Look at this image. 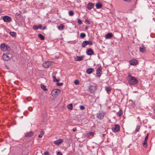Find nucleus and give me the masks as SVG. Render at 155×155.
<instances>
[{
	"label": "nucleus",
	"mask_w": 155,
	"mask_h": 155,
	"mask_svg": "<svg viewBox=\"0 0 155 155\" xmlns=\"http://www.w3.org/2000/svg\"><path fill=\"white\" fill-rule=\"evenodd\" d=\"M127 79L129 83L131 85L135 84L138 82V81L135 77L129 75Z\"/></svg>",
	"instance_id": "1"
},
{
	"label": "nucleus",
	"mask_w": 155,
	"mask_h": 155,
	"mask_svg": "<svg viewBox=\"0 0 155 155\" xmlns=\"http://www.w3.org/2000/svg\"><path fill=\"white\" fill-rule=\"evenodd\" d=\"M1 48L3 51H6L7 52H9L10 51L11 48L8 46L4 44H2L1 45Z\"/></svg>",
	"instance_id": "2"
},
{
	"label": "nucleus",
	"mask_w": 155,
	"mask_h": 155,
	"mask_svg": "<svg viewBox=\"0 0 155 155\" xmlns=\"http://www.w3.org/2000/svg\"><path fill=\"white\" fill-rule=\"evenodd\" d=\"M12 57V55L10 54H4L3 55L2 58L4 60L7 61L10 59Z\"/></svg>",
	"instance_id": "3"
},
{
	"label": "nucleus",
	"mask_w": 155,
	"mask_h": 155,
	"mask_svg": "<svg viewBox=\"0 0 155 155\" xmlns=\"http://www.w3.org/2000/svg\"><path fill=\"white\" fill-rule=\"evenodd\" d=\"M2 19L4 22H9L11 21V18L8 16H4L2 18Z\"/></svg>",
	"instance_id": "4"
},
{
	"label": "nucleus",
	"mask_w": 155,
	"mask_h": 155,
	"mask_svg": "<svg viewBox=\"0 0 155 155\" xmlns=\"http://www.w3.org/2000/svg\"><path fill=\"white\" fill-rule=\"evenodd\" d=\"M104 115L105 113L104 112H99L97 114V118L99 119H101L103 118Z\"/></svg>",
	"instance_id": "5"
},
{
	"label": "nucleus",
	"mask_w": 155,
	"mask_h": 155,
	"mask_svg": "<svg viewBox=\"0 0 155 155\" xmlns=\"http://www.w3.org/2000/svg\"><path fill=\"white\" fill-rule=\"evenodd\" d=\"M112 129L114 132H118L120 130V126L118 125H115L112 127Z\"/></svg>",
	"instance_id": "6"
},
{
	"label": "nucleus",
	"mask_w": 155,
	"mask_h": 155,
	"mask_svg": "<svg viewBox=\"0 0 155 155\" xmlns=\"http://www.w3.org/2000/svg\"><path fill=\"white\" fill-rule=\"evenodd\" d=\"M102 74V68L101 67H98L96 71V75L97 77H100Z\"/></svg>",
	"instance_id": "7"
},
{
	"label": "nucleus",
	"mask_w": 155,
	"mask_h": 155,
	"mask_svg": "<svg viewBox=\"0 0 155 155\" xmlns=\"http://www.w3.org/2000/svg\"><path fill=\"white\" fill-rule=\"evenodd\" d=\"M61 92V91L58 89H55L53 90L52 93L55 95L59 94Z\"/></svg>",
	"instance_id": "8"
},
{
	"label": "nucleus",
	"mask_w": 155,
	"mask_h": 155,
	"mask_svg": "<svg viewBox=\"0 0 155 155\" xmlns=\"http://www.w3.org/2000/svg\"><path fill=\"white\" fill-rule=\"evenodd\" d=\"M89 89L90 93H93L96 91V88L95 86L91 85L89 87Z\"/></svg>",
	"instance_id": "9"
},
{
	"label": "nucleus",
	"mask_w": 155,
	"mask_h": 155,
	"mask_svg": "<svg viewBox=\"0 0 155 155\" xmlns=\"http://www.w3.org/2000/svg\"><path fill=\"white\" fill-rule=\"evenodd\" d=\"M63 142V140L62 139H60L55 141L54 142V144L57 145H58L62 143Z\"/></svg>",
	"instance_id": "10"
},
{
	"label": "nucleus",
	"mask_w": 155,
	"mask_h": 155,
	"mask_svg": "<svg viewBox=\"0 0 155 155\" xmlns=\"http://www.w3.org/2000/svg\"><path fill=\"white\" fill-rule=\"evenodd\" d=\"M138 62L137 60H131L129 61V63L130 64L135 65L137 64Z\"/></svg>",
	"instance_id": "11"
},
{
	"label": "nucleus",
	"mask_w": 155,
	"mask_h": 155,
	"mask_svg": "<svg viewBox=\"0 0 155 155\" xmlns=\"http://www.w3.org/2000/svg\"><path fill=\"white\" fill-rule=\"evenodd\" d=\"M139 49L140 51L143 53L145 52L146 51V48L143 45L140 47Z\"/></svg>",
	"instance_id": "12"
},
{
	"label": "nucleus",
	"mask_w": 155,
	"mask_h": 155,
	"mask_svg": "<svg viewBox=\"0 0 155 155\" xmlns=\"http://www.w3.org/2000/svg\"><path fill=\"white\" fill-rule=\"evenodd\" d=\"M51 65V63L48 61L46 62L43 64V66L45 68H48Z\"/></svg>",
	"instance_id": "13"
},
{
	"label": "nucleus",
	"mask_w": 155,
	"mask_h": 155,
	"mask_svg": "<svg viewBox=\"0 0 155 155\" xmlns=\"http://www.w3.org/2000/svg\"><path fill=\"white\" fill-rule=\"evenodd\" d=\"M87 54L89 55H91L94 54V52L90 48L87 50Z\"/></svg>",
	"instance_id": "14"
},
{
	"label": "nucleus",
	"mask_w": 155,
	"mask_h": 155,
	"mask_svg": "<svg viewBox=\"0 0 155 155\" xmlns=\"http://www.w3.org/2000/svg\"><path fill=\"white\" fill-rule=\"evenodd\" d=\"M113 35L111 33H108L105 36V38L106 39L110 38L112 37Z\"/></svg>",
	"instance_id": "15"
},
{
	"label": "nucleus",
	"mask_w": 155,
	"mask_h": 155,
	"mask_svg": "<svg viewBox=\"0 0 155 155\" xmlns=\"http://www.w3.org/2000/svg\"><path fill=\"white\" fill-rule=\"evenodd\" d=\"M42 26V25L41 24L39 25H34L33 26V29L34 30H37L39 28L41 29Z\"/></svg>",
	"instance_id": "16"
},
{
	"label": "nucleus",
	"mask_w": 155,
	"mask_h": 155,
	"mask_svg": "<svg viewBox=\"0 0 155 155\" xmlns=\"http://www.w3.org/2000/svg\"><path fill=\"white\" fill-rule=\"evenodd\" d=\"M94 71V69L92 68H88L87 69L86 72L88 74H90Z\"/></svg>",
	"instance_id": "17"
},
{
	"label": "nucleus",
	"mask_w": 155,
	"mask_h": 155,
	"mask_svg": "<svg viewBox=\"0 0 155 155\" xmlns=\"http://www.w3.org/2000/svg\"><path fill=\"white\" fill-rule=\"evenodd\" d=\"M93 4L92 3H90L88 4L87 8L89 10H90L93 7Z\"/></svg>",
	"instance_id": "18"
},
{
	"label": "nucleus",
	"mask_w": 155,
	"mask_h": 155,
	"mask_svg": "<svg viewBox=\"0 0 155 155\" xmlns=\"http://www.w3.org/2000/svg\"><path fill=\"white\" fill-rule=\"evenodd\" d=\"M33 135V133L31 131H30L28 133H27L25 135V136L26 137H29L32 136Z\"/></svg>",
	"instance_id": "19"
},
{
	"label": "nucleus",
	"mask_w": 155,
	"mask_h": 155,
	"mask_svg": "<svg viewBox=\"0 0 155 155\" xmlns=\"http://www.w3.org/2000/svg\"><path fill=\"white\" fill-rule=\"evenodd\" d=\"M84 57L83 56H77L75 58V59L76 61H81L83 60Z\"/></svg>",
	"instance_id": "20"
},
{
	"label": "nucleus",
	"mask_w": 155,
	"mask_h": 155,
	"mask_svg": "<svg viewBox=\"0 0 155 155\" xmlns=\"http://www.w3.org/2000/svg\"><path fill=\"white\" fill-rule=\"evenodd\" d=\"M111 88L110 87H105V90L106 91L107 93L108 94L111 91Z\"/></svg>",
	"instance_id": "21"
},
{
	"label": "nucleus",
	"mask_w": 155,
	"mask_h": 155,
	"mask_svg": "<svg viewBox=\"0 0 155 155\" xmlns=\"http://www.w3.org/2000/svg\"><path fill=\"white\" fill-rule=\"evenodd\" d=\"M102 7V5L100 3H97L96 4V7L97 9H100Z\"/></svg>",
	"instance_id": "22"
},
{
	"label": "nucleus",
	"mask_w": 155,
	"mask_h": 155,
	"mask_svg": "<svg viewBox=\"0 0 155 155\" xmlns=\"http://www.w3.org/2000/svg\"><path fill=\"white\" fill-rule=\"evenodd\" d=\"M117 116L119 117H121L123 114V111L121 109H120L119 111L117 113Z\"/></svg>",
	"instance_id": "23"
},
{
	"label": "nucleus",
	"mask_w": 155,
	"mask_h": 155,
	"mask_svg": "<svg viewBox=\"0 0 155 155\" xmlns=\"http://www.w3.org/2000/svg\"><path fill=\"white\" fill-rule=\"evenodd\" d=\"M94 134L93 132H89L87 134V136L89 137H91V138L92 137L94 136Z\"/></svg>",
	"instance_id": "24"
},
{
	"label": "nucleus",
	"mask_w": 155,
	"mask_h": 155,
	"mask_svg": "<svg viewBox=\"0 0 155 155\" xmlns=\"http://www.w3.org/2000/svg\"><path fill=\"white\" fill-rule=\"evenodd\" d=\"M64 28V26L63 24H61L60 26L58 27V28L59 30H62Z\"/></svg>",
	"instance_id": "25"
},
{
	"label": "nucleus",
	"mask_w": 155,
	"mask_h": 155,
	"mask_svg": "<svg viewBox=\"0 0 155 155\" xmlns=\"http://www.w3.org/2000/svg\"><path fill=\"white\" fill-rule=\"evenodd\" d=\"M67 108L68 109L72 110L73 108L72 105L71 104H70L67 106Z\"/></svg>",
	"instance_id": "26"
},
{
	"label": "nucleus",
	"mask_w": 155,
	"mask_h": 155,
	"mask_svg": "<svg viewBox=\"0 0 155 155\" xmlns=\"http://www.w3.org/2000/svg\"><path fill=\"white\" fill-rule=\"evenodd\" d=\"M10 33V35L13 37H15L16 35V33L15 32H11Z\"/></svg>",
	"instance_id": "27"
},
{
	"label": "nucleus",
	"mask_w": 155,
	"mask_h": 155,
	"mask_svg": "<svg viewBox=\"0 0 155 155\" xmlns=\"http://www.w3.org/2000/svg\"><path fill=\"white\" fill-rule=\"evenodd\" d=\"M53 81L54 82H58L60 80L57 79L56 77L54 76H53Z\"/></svg>",
	"instance_id": "28"
},
{
	"label": "nucleus",
	"mask_w": 155,
	"mask_h": 155,
	"mask_svg": "<svg viewBox=\"0 0 155 155\" xmlns=\"http://www.w3.org/2000/svg\"><path fill=\"white\" fill-rule=\"evenodd\" d=\"M143 146L145 148H146L147 147V141H145L144 140V142L143 143Z\"/></svg>",
	"instance_id": "29"
},
{
	"label": "nucleus",
	"mask_w": 155,
	"mask_h": 155,
	"mask_svg": "<svg viewBox=\"0 0 155 155\" xmlns=\"http://www.w3.org/2000/svg\"><path fill=\"white\" fill-rule=\"evenodd\" d=\"M87 42L86 41H84L82 44V46L83 47H84L87 45Z\"/></svg>",
	"instance_id": "30"
},
{
	"label": "nucleus",
	"mask_w": 155,
	"mask_h": 155,
	"mask_svg": "<svg viewBox=\"0 0 155 155\" xmlns=\"http://www.w3.org/2000/svg\"><path fill=\"white\" fill-rule=\"evenodd\" d=\"M41 87L44 91H46L47 90V89L46 88V87L43 85H41Z\"/></svg>",
	"instance_id": "31"
},
{
	"label": "nucleus",
	"mask_w": 155,
	"mask_h": 155,
	"mask_svg": "<svg viewBox=\"0 0 155 155\" xmlns=\"http://www.w3.org/2000/svg\"><path fill=\"white\" fill-rule=\"evenodd\" d=\"M85 34L84 33H81L80 34V37L81 38H85Z\"/></svg>",
	"instance_id": "32"
},
{
	"label": "nucleus",
	"mask_w": 155,
	"mask_h": 155,
	"mask_svg": "<svg viewBox=\"0 0 155 155\" xmlns=\"http://www.w3.org/2000/svg\"><path fill=\"white\" fill-rule=\"evenodd\" d=\"M38 36L40 39H44V36L41 34H39L38 35Z\"/></svg>",
	"instance_id": "33"
},
{
	"label": "nucleus",
	"mask_w": 155,
	"mask_h": 155,
	"mask_svg": "<svg viewBox=\"0 0 155 155\" xmlns=\"http://www.w3.org/2000/svg\"><path fill=\"white\" fill-rule=\"evenodd\" d=\"M69 14L70 16H72L74 14V13L73 11H71L69 12Z\"/></svg>",
	"instance_id": "34"
},
{
	"label": "nucleus",
	"mask_w": 155,
	"mask_h": 155,
	"mask_svg": "<svg viewBox=\"0 0 155 155\" xmlns=\"http://www.w3.org/2000/svg\"><path fill=\"white\" fill-rule=\"evenodd\" d=\"M87 42V45H91L93 44L92 42L90 41H86Z\"/></svg>",
	"instance_id": "35"
},
{
	"label": "nucleus",
	"mask_w": 155,
	"mask_h": 155,
	"mask_svg": "<svg viewBox=\"0 0 155 155\" xmlns=\"http://www.w3.org/2000/svg\"><path fill=\"white\" fill-rule=\"evenodd\" d=\"M44 134V133L43 131L41 132L40 134L38 135V137H41Z\"/></svg>",
	"instance_id": "36"
},
{
	"label": "nucleus",
	"mask_w": 155,
	"mask_h": 155,
	"mask_svg": "<svg viewBox=\"0 0 155 155\" xmlns=\"http://www.w3.org/2000/svg\"><path fill=\"white\" fill-rule=\"evenodd\" d=\"M78 23L80 25H81L82 24V22L81 19H78Z\"/></svg>",
	"instance_id": "37"
},
{
	"label": "nucleus",
	"mask_w": 155,
	"mask_h": 155,
	"mask_svg": "<svg viewBox=\"0 0 155 155\" xmlns=\"http://www.w3.org/2000/svg\"><path fill=\"white\" fill-rule=\"evenodd\" d=\"M140 129V126L139 125L137 126L136 127V132H138L139 131V129Z\"/></svg>",
	"instance_id": "38"
},
{
	"label": "nucleus",
	"mask_w": 155,
	"mask_h": 155,
	"mask_svg": "<svg viewBox=\"0 0 155 155\" xmlns=\"http://www.w3.org/2000/svg\"><path fill=\"white\" fill-rule=\"evenodd\" d=\"M80 108L81 110H83L84 109L85 107L84 106L82 105H81L80 107Z\"/></svg>",
	"instance_id": "39"
},
{
	"label": "nucleus",
	"mask_w": 155,
	"mask_h": 155,
	"mask_svg": "<svg viewBox=\"0 0 155 155\" xmlns=\"http://www.w3.org/2000/svg\"><path fill=\"white\" fill-rule=\"evenodd\" d=\"M63 83H57V85L58 86H61L62 85Z\"/></svg>",
	"instance_id": "40"
},
{
	"label": "nucleus",
	"mask_w": 155,
	"mask_h": 155,
	"mask_svg": "<svg viewBox=\"0 0 155 155\" xmlns=\"http://www.w3.org/2000/svg\"><path fill=\"white\" fill-rule=\"evenodd\" d=\"M74 84L76 85H78L79 84V82L78 80H75L74 81Z\"/></svg>",
	"instance_id": "41"
},
{
	"label": "nucleus",
	"mask_w": 155,
	"mask_h": 155,
	"mask_svg": "<svg viewBox=\"0 0 155 155\" xmlns=\"http://www.w3.org/2000/svg\"><path fill=\"white\" fill-rule=\"evenodd\" d=\"M57 155H62V153L61 152H58L57 153Z\"/></svg>",
	"instance_id": "42"
},
{
	"label": "nucleus",
	"mask_w": 155,
	"mask_h": 155,
	"mask_svg": "<svg viewBox=\"0 0 155 155\" xmlns=\"http://www.w3.org/2000/svg\"><path fill=\"white\" fill-rule=\"evenodd\" d=\"M49 153L48 151H45L44 153V155H48Z\"/></svg>",
	"instance_id": "43"
},
{
	"label": "nucleus",
	"mask_w": 155,
	"mask_h": 155,
	"mask_svg": "<svg viewBox=\"0 0 155 155\" xmlns=\"http://www.w3.org/2000/svg\"><path fill=\"white\" fill-rule=\"evenodd\" d=\"M85 21H86L87 23L88 24H90V21H89V20H88V19H86L85 20Z\"/></svg>",
	"instance_id": "44"
},
{
	"label": "nucleus",
	"mask_w": 155,
	"mask_h": 155,
	"mask_svg": "<svg viewBox=\"0 0 155 155\" xmlns=\"http://www.w3.org/2000/svg\"><path fill=\"white\" fill-rule=\"evenodd\" d=\"M72 130L74 131V132H75V131H76L77 130V128H73V129H72Z\"/></svg>",
	"instance_id": "45"
},
{
	"label": "nucleus",
	"mask_w": 155,
	"mask_h": 155,
	"mask_svg": "<svg viewBox=\"0 0 155 155\" xmlns=\"http://www.w3.org/2000/svg\"><path fill=\"white\" fill-rule=\"evenodd\" d=\"M2 12V9L0 7V14Z\"/></svg>",
	"instance_id": "46"
},
{
	"label": "nucleus",
	"mask_w": 155,
	"mask_h": 155,
	"mask_svg": "<svg viewBox=\"0 0 155 155\" xmlns=\"http://www.w3.org/2000/svg\"><path fill=\"white\" fill-rule=\"evenodd\" d=\"M147 139L148 138H147V137H145L144 140H145V141H147Z\"/></svg>",
	"instance_id": "47"
},
{
	"label": "nucleus",
	"mask_w": 155,
	"mask_h": 155,
	"mask_svg": "<svg viewBox=\"0 0 155 155\" xmlns=\"http://www.w3.org/2000/svg\"><path fill=\"white\" fill-rule=\"evenodd\" d=\"M132 0H126V1L128 2H131Z\"/></svg>",
	"instance_id": "48"
},
{
	"label": "nucleus",
	"mask_w": 155,
	"mask_h": 155,
	"mask_svg": "<svg viewBox=\"0 0 155 155\" xmlns=\"http://www.w3.org/2000/svg\"><path fill=\"white\" fill-rule=\"evenodd\" d=\"M149 134V133L147 134V135L145 137H147V138H148Z\"/></svg>",
	"instance_id": "49"
},
{
	"label": "nucleus",
	"mask_w": 155,
	"mask_h": 155,
	"mask_svg": "<svg viewBox=\"0 0 155 155\" xmlns=\"http://www.w3.org/2000/svg\"><path fill=\"white\" fill-rule=\"evenodd\" d=\"M46 28V27L45 26H44V27L43 28H42V29L43 30H45V29Z\"/></svg>",
	"instance_id": "50"
},
{
	"label": "nucleus",
	"mask_w": 155,
	"mask_h": 155,
	"mask_svg": "<svg viewBox=\"0 0 155 155\" xmlns=\"http://www.w3.org/2000/svg\"><path fill=\"white\" fill-rule=\"evenodd\" d=\"M5 67L6 68H7L8 69L9 68L8 67V66L7 65H6L5 66Z\"/></svg>",
	"instance_id": "51"
},
{
	"label": "nucleus",
	"mask_w": 155,
	"mask_h": 155,
	"mask_svg": "<svg viewBox=\"0 0 155 155\" xmlns=\"http://www.w3.org/2000/svg\"><path fill=\"white\" fill-rule=\"evenodd\" d=\"M85 28L87 30L88 29V27H86Z\"/></svg>",
	"instance_id": "52"
},
{
	"label": "nucleus",
	"mask_w": 155,
	"mask_h": 155,
	"mask_svg": "<svg viewBox=\"0 0 155 155\" xmlns=\"http://www.w3.org/2000/svg\"><path fill=\"white\" fill-rule=\"evenodd\" d=\"M154 112L155 113V110H154Z\"/></svg>",
	"instance_id": "53"
}]
</instances>
